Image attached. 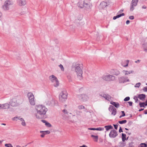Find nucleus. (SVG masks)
<instances>
[{"mask_svg": "<svg viewBox=\"0 0 147 147\" xmlns=\"http://www.w3.org/2000/svg\"><path fill=\"white\" fill-rule=\"evenodd\" d=\"M144 110V109H140L139 110V111H141Z\"/></svg>", "mask_w": 147, "mask_h": 147, "instance_id": "774afa93", "label": "nucleus"}, {"mask_svg": "<svg viewBox=\"0 0 147 147\" xmlns=\"http://www.w3.org/2000/svg\"><path fill=\"white\" fill-rule=\"evenodd\" d=\"M79 147H88L85 145H83L82 146H80Z\"/></svg>", "mask_w": 147, "mask_h": 147, "instance_id": "0e129e2a", "label": "nucleus"}, {"mask_svg": "<svg viewBox=\"0 0 147 147\" xmlns=\"http://www.w3.org/2000/svg\"><path fill=\"white\" fill-rule=\"evenodd\" d=\"M41 121L42 122H43L44 123H45V124L47 122V121L46 120H41Z\"/></svg>", "mask_w": 147, "mask_h": 147, "instance_id": "680f3d73", "label": "nucleus"}, {"mask_svg": "<svg viewBox=\"0 0 147 147\" xmlns=\"http://www.w3.org/2000/svg\"><path fill=\"white\" fill-rule=\"evenodd\" d=\"M50 80L53 83V85L55 87H57L59 86V83L57 78L54 75H52L49 77Z\"/></svg>", "mask_w": 147, "mask_h": 147, "instance_id": "423d86ee", "label": "nucleus"}, {"mask_svg": "<svg viewBox=\"0 0 147 147\" xmlns=\"http://www.w3.org/2000/svg\"><path fill=\"white\" fill-rule=\"evenodd\" d=\"M21 124L23 126H25L26 125V123L25 122L24 120L23 121H22Z\"/></svg>", "mask_w": 147, "mask_h": 147, "instance_id": "a18cd8bd", "label": "nucleus"}, {"mask_svg": "<svg viewBox=\"0 0 147 147\" xmlns=\"http://www.w3.org/2000/svg\"><path fill=\"white\" fill-rule=\"evenodd\" d=\"M109 110L110 112L111 113V114L114 116L116 114V109L112 105L110 106Z\"/></svg>", "mask_w": 147, "mask_h": 147, "instance_id": "9b49d317", "label": "nucleus"}, {"mask_svg": "<svg viewBox=\"0 0 147 147\" xmlns=\"http://www.w3.org/2000/svg\"><path fill=\"white\" fill-rule=\"evenodd\" d=\"M37 111V113L39 114L41 117H39L37 115H36V118L40 119L44 116L48 111V109L46 107L42 105H36L35 107Z\"/></svg>", "mask_w": 147, "mask_h": 147, "instance_id": "f257e3e1", "label": "nucleus"}, {"mask_svg": "<svg viewBox=\"0 0 147 147\" xmlns=\"http://www.w3.org/2000/svg\"><path fill=\"white\" fill-rule=\"evenodd\" d=\"M143 90L144 92H147V86L144 87L143 88Z\"/></svg>", "mask_w": 147, "mask_h": 147, "instance_id": "8fccbe9b", "label": "nucleus"}, {"mask_svg": "<svg viewBox=\"0 0 147 147\" xmlns=\"http://www.w3.org/2000/svg\"><path fill=\"white\" fill-rule=\"evenodd\" d=\"M130 99V97L129 96H127L125 97L124 100L125 101H127L129 100Z\"/></svg>", "mask_w": 147, "mask_h": 147, "instance_id": "ea45409f", "label": "nucleus"}, {"mask_svg": "<svg viewBox=\"0 0 147 147\" xmlns=\"http://www.w3.org/2000/svg\"><path fill=\"white\" fill-rule=\"evenodd\" d=\"M78 108L79 110H81L83 109H85V107L82 105H79L78 106Z\"/></svg>", "mask_w": 147, "mask_h": 147, "instance_id": "72a5a7b5", "label": "nucleus"}, {"mask_svg": "<svg viewBox=\"0 0 147 147\" xmlns=\"http://www.w3.org/2000/svg\"><path fill=\"white\" fill-rule=\"evenodd\" d=\"M77 97L80 100L83 101H86L88 98L87 96L85 94L78 95Z\"/></svg>", "mask_w": 147, "mask_h": 147, "instance_id": "1a4fd4ad", "label": "nucleus"}, {"mask_svg": "<svg viewBox=\"0 0 147 147\" xmlns=\"http://www.w3.org/2000/svg\"><path fill=\"white\" fill-rule=\"evenodd\" d=\"M96 128H88V129L90 130H96Z\"/></svg>", "mask_w": 147, "mask_h": 147, "instance_id": "5fc2aeb1", "label": "nucleus"}, {"mask_svg": "<svg viewBox=\"0 0 147 147\" xmlns=\"http://www.w3.org/2000/svg\"><path fill=\"white\" fill-rule=\"evenodd\" d=\"M16 119H18L20 120L21 121H22L24 120V119L20 117H18V116H16L12 119L13 120H16L17 121V120Z\"/></svg>", "mask_w": 147, "mask_h": 147, "instance_id": "5701e85b", "label": "nucleus"}, {"mask_svg": "<svg viewBox=\"0 0 147 147\" xmlns=\"http://www.w3.org/2000/svg\"><path fill=\"white\" fill-rule=\"evenodd\" d=\"M54 100L51 98L50 99L49 101H47L46 102V104L47 105H52L54 103Z\"/></svg>", "mask_w": 147, "mask_h": 147, "instance_id": "f3484780", "label": "nucleus"}, {"mask_svg": "<svg viewBox=\"0 0 147 147\" xmlns=\"http://www.w3.org/2000/svg\"><path fill=\"white\" fill-rule=\"evenodd\" d=\"M134 71L133 70L127 71L126 70H123L122 71V73L125 75H128L131 74H133Z\"/></svg>", "mask_w": 147, "mask_h": 147, "instance_id": "dca6fc26", "label": "nucleus"}, {"mask_svg": "<svg viewBox=\"0 0 147 147\" xmlns=\"http://www.w3.org/2000/svg\"><path fill=\"white\" fill-rule=\"evenodd\" d=\"M3 16L2 13V12L0 11V18H2Z\"/></svg>", "mask_w": 147, "mask_h": 147, "instance_id": "e2e57ef3", "label": "nucleus"}, {"mask_svg": "<svg viewBox=\"0 0 147 147\" xmlns=\"http://www.w3.org/2000/svg\"><path fill=\"white\" fill-rule=\"evenodd\" d=\"M9 104L7 103H5L1 105V109H8L9 108Z\"/></svg>", "mask_w": 147, "mask_h": 147, "instance_id": "2eb2a0df", "label": "nucleus"}, {"mask_svg": "<svg viewBox=\"0 0 147 147\" xmlns=\"http://www.w3.org/2000/svg\"><path fill=\"white\" fill-rule=\"evenodd\" d=\"M139 105L140 107H145V106H147V100H146L145 102H140L139 103Z\"/></svg>", "mask_w": 147, "mask_h": 147, "instance_id": "aec40b11", "label": "nucleus"}, {"mask_svg": "<svg viewBox=\"0 0 147 147\" xmlns=\"http://www.w3.org/2000/svg\"><path fill=\"white\" fill-rule=\"evenodd\" d=\"M129 18L131 20H133L134 19V16H131L129 17Z\"/></svg>", "mask_w": 147, "mask_h": 147, "instance_id": "603ef678", "label": "nucleus"}, {"mask_svg": "<svg viewBox=\"0 0 147 147\" xmlns=\"http://www.w3.org/2000/svg\"><path fill=\"white\" fill-rule=\"evenodd\" d=\"M72 70L75 71L78 78L80 79H82V71L80 64H73L72 67Z\"/></svg>", "mask_w": 147, "mask_h": 147, "instance_id": "f03ea898", "label": "nucleus"}, {"mask_svg": "<svg viewBox=\"0 0 147 147\" xmlns=\"http://www.w3.org/2000/svg\"><path fill=\"white\" fill-rule=\"evenodd\" d=\"M29 101L30 105H34L35 104V101L34 100V96L33 94L31 92H28L27 94Z\"/></svg>", "mask_w": 147, "mask_h": 147, "instance_id": "0eeeda50", "label": "nucleus"}, {"mask_svg": "<svg viewBox=\"0 0 147 147\" xmlns=\"http://www.w3.org/2000/svg\"><path fill=\"white\" fill-rule=\"evenodd\" d=\"M118 135L117 132L115 130H111L109 134V136L111 138H115Z\"/></svg>", "mask_w": 147, "mask_h": 147, "instance_id": "f8f14e48", "label": "nucleus"}, {"mask_svg": "<svg viewBox=\"0 0 147 147\" xmlns=\"http://www.w3.org/2000/svg\"><path fill=\"white\" fill-rule=\"evenodd\" d=\"M119 133H121V132H123V130L121 128V127H120V128L119 130Z\"/></svg>", "mask_w": 147, "mask_h": 147, "instance_id": "6e6d98bb", "label": "nucleus"}, {"mask_svg": "<svg viewBox=\"0 0 147 147\" xmlns=\"http://www.w3.org/2000/svg\"><path fill=\"white\" fill-rule=\"evenodd\" d=\"M110 104L117 108H118L119 107V105L118 102L111 101V102Z\"/></svg>", "mask_w": 147, "mask_h": 147, "instance_id": "6ab92c4d", "label": "nucleus"}, {"mask_svg": "<svg viewBox=\"0 0 147 147\" xmlns=\"http://www.w3.org/2000/svg\"><path fill=\"white\" fill-rule=\"evenodd\" d=\"M113 126H114L115 129H117L118 126V125H117V124H116V125L113 124Z\"/></svg>", "mask_w": 147, "mask_h": 147, "instance_id": "3c124183", "label": "nucleus"}, {"mask_svg": "<svg viewBox=\"0 0 147 147\" xmlns=\"http://www.w3.org/2000/svg\"><path fill=\"white\" fill-rule=\"evenodd\" d=\"M5 145L6 147H13V146L11 144H5Z\"/></svg>", "mask_w": 147, "mask_h": 147, "instance_id": "c9c22d12", "label": "nucleus"}, {"mask_svg": "<svg viewBox=\"0 0 147 147\" xmlns=\"http://www.w3.org/2000/svg\"><path fill=\"white\" fill-rule=\"evenodd\" d=\"M105 127L107 131H108L110 129H112L113 128V127L111 125L105 126Z\"/></svg>", "mask_w": 147, "mask_h": 147, "instance_id": "bb28decb", "label": "nucleus"}, {"mask_svg": "<svg viewBox=\"0 0 147 147\" xmlns=\"http://www.w3.org/2000/svg\"><path fill=\"white\" fill-rule=\"evenodd\" d=\"M127 122V121L125 120L121 121H119L118 122L120 124H123L126 123Z\"/></svg>", "mask_w": 147, "mask_h": 147, "instance_id": "473e14b6", "label": "nucleus"}, {"mask_svg": "<svg viewBox=\"0 0 147 147\" xmlns=\"http://www.w3.org/2000/svg\"><path fill=\"white\" fill-rule=\"evenodd\" d=\"M19 5H24L26 3V0H19L18 1Z\"/></svg>", "mask_w": 147, "mask_h": 147, "instance_id": "412c9836", "label": "nucleus"}, {"mask_svg": "<svg viewBox=\"0 0 147 147\" xmlns=\"http://www.w3.org/2000/svg\"><path fill=\"white\" fill-rule=\"evenodd\" d=\"M121 112L122 114V116H123L124 117V116H125V113L124 111H121Z\"/></svg>", "mask_w": 147, "mask_h": 147, "instance_id": "4d7b16f0", "label": "nucleus"}, {"mask_svg": "<svg viewBox=\"0 0 147 147\" xmlns=\"http://www.w3.org/2000/svg\"><path fill=\"white\" fill-rule=\"evenodd\" d=\"M130 23V21L129 20H127L126 22V24H128Z\"/></svg>", "mask_w": 147, "mask_h": 147, "instance_id": "052dcab7", "label": "nucleus"}, {"mask_svg": "<svg viewBox=\"0 0 147 147\" xmlns=\"http://www.w3.org/2000/svg\"><path fill=\"white\" fill-rule=\"evenodd\" d=\"M91 5L90 3H88L86 2L85 1H84L83 3V7H80V8H85L86 10H88L91 9Z\"/></svg>", "mask_w": 147, "mask_h": 147, "instance_id": "ddd939ff", "label": "nucleus"}, {"mask_svg": "<svg viewBox=\"0 0 147 147\" xmlns=\"http://www.w3.org/2000/svg\"><path fill=\"white\" fill-rule=\"evenodd\" d=\"M59 67L60 68L61 70L62 71H64V67L62 65L60 64L59 65Z\"/></svg>", "mask_w": 147, "mask_h": 147, "instance_id": "f704fd0d", "label": "nucleus"}, {"mask_svg": "<svg viewBox=\"0 0 147 147\" xmlns=\"http://www.w3.org/2000/svg\"><path fill=\"white\" fill-rule=\"evenodd\" d=\"M142 147H146L147 145L145 143H142L140 144Z\"/></svg>", "mask_w": 147, "mask_h": 147, "instance_id": "37998d69", "label": "nucleus"}, {"mask_svg": "<svg viewBox=\"0 0 147 147\" xmlns=\"http://www.w3.org/2000/svg\"><path fill=\"white\" fill-rule=\"evenodd\" d=\"M100 5L102 6V8H105L107 5V3L105 1H102L100 3Z\"/></svg>", "mask_w": 147, "mask_h": 147, "instance_id": "393cba45", "label": "nucleus"}, {"mask_svg": "<svg viewBox=\"0 0 147 147\" xmlns=\"http://www.w3.org/2000/svg\"><path fill=\"white\" fill-rule=\"evenodd\" d=\"M143 47L144 48V51L146 52H147V42L146 43L143 44Z\"/></svg>", "mask_w": 147, "mask_h": 147, "instance_id": "c85d7f7f", "label": "nucleus"}, {"mask_svg": "<svg viewBox=\"0 0 147 147\" xmlns=\"http://www.w3.org/2000/svg\"><path fill=\"white\" fill-rule=\"evenodd\" d=\"M138 0H132L131 4L134 5V7L136 6L137 4Z\"/></svg>", "mask_w": 147, "mask_h": 147, "instance_id": "a878e982", "label": "nucleus"}, {"mask_svg": "<svg viewBox=\"0 0 147 147\" xmlns=\"http://www.w3.org/2000/svg\"><path fill=\"white\" fill-rule=\"evenodd\" d=\"M128 147H134L132 143H130L129 144Z\"/></svg>", "mask_w": 147, "mask_h": 147, "instance_id": "49530a36", "label": "nucleus"}, {"mask_svg": "<svg viewBox=\"0 0 147 147\" xmlns=\"http://www.w3.org/2000/svg\"><path fill=\"white\" fill-rule=\"evenodd\" d=\"M91 137L93 138L95 141L96 142H97L98 138V136H94L93 135H92Z\"/></svg>", "mask_w": 147, "mask_h": 147, "instance_id": "cd10ccee", "label": "nucleus"}, {"mask_svg": "<svg viewBox=\"0 0 147 147\" xmlns=\"http://www.w3.org/2000/svg\"><path fill=\"white\" fill-rule=\"evenodd\" d=\"M144 114H147V110H145L144 111Z\"/></svg>", "mask_w": 147, "mask_h": 147, "instance_id": "69168bd1", "label": "nucleus"}, {"mask_svg": "<svg viewBox=\"0 0 147 147\" xmlns=\"http://www.w3.org/2000/svg\"><path fill=\"white\" fill-rule=\"evenodd\" d=\"M126 135L125 134L122 133V140L123 142H124L126 140Z\"/></svg>", "mask_w": 147, "mask_h": 147, "instance_id": "c756f323", "label": "nucleus"}, {"mask_svg": "<svg viewBox=\"0 0 147 147\" xmlns=\"http://www.w3.org/2000/svg\"><path fill=\"white\" fill-rule=\"evenodd\" d=\"M140 60H138L137 61H135V63H140Z\"/></svg>", "mask_w": 147, "mask_h": 147, "instance_id": "13d9d810", "label": "nucleus"}, {"mask_svg": "<svg viewBox=\"0 0 147 147\" xmlns=\"http://www.w3.org/2000/svg\"><path fill=\"white\" fill-rule=\"evenodd\" d=\"M142 8L143 9H146V7L145 5H143L142 7Z\"/></svg>", "mask_w": 147, "mask_h": 147, "instance_id": "bf43d9fd", "label": "nucleus"}, {"mask_svg": "<svg viewBox=\"0 0 147 147\" xmlns=\"http://www.w3.org/2000/svg\"><path fill=\"white\" fill-rule=\"evenodd\" d=\"M123 9H121L119 11L118 13H121L122 12H123Z\"/></svg>", "mask_w": 147, "mask_h": 147, "instance_id": "338daca9", "label": "nucleus"}, {"mask_svg": "<svg viewBox=\"0 0 147 147\" xmlns=\"http://www.w3.org/2000/svg\"><path fill=\"white\" fill-rule=\"evenodd\" d=\"M68 94L67 92L64 90L62 91L59 94V99L60 101L61 102L65 101L67 98Z\"/></svg>", "mask_w": 147, "mask_h": 147, "instance_id": "20e7f679", "label": "nucleus"}, {"mask_svg": "<svg viewBox=\"0 0 147 147\" xmlns=\"http://www.w3.org/2000/svg\"><path fill=\"white\" fill-rule=\"evenodd\" d=\"M127 78L122 76L119 78V83H124L126 82H129V80L127 79Z\"/></svg>", "mask_w": 147, "mask_h": 147, "instance_id": "4468645a", "label": "nucleus"}, {"mask_svg": "<svg viewBox=\"0 0 147 147\" xmlns=\"http://www.w3.org/2000/svg\"><path fill=\"white\" fill-rule=\"evenodd\" d=\"M45 124L47 126H48L49 127H50L51 126V125L50 123H48L47 122Z\"/></svg>", "mask_w": 147, "mask_h": 147, "instance_id": "a19ab883", "label": "nucleus"}, {"mask_svg": "<svg viewBox=\"0 0 147 147\" xmlns=\"http://www.w3.org/2000/svg\"><path fill=\"white\" fill-rule=\"evenodd\" d=\"M134 99L136 102H137V101L138 100V99L137 97L136 96H134Z\"/></svg>", "mask_w": 147, "mask_h": 147, "instance_id": "c03bdc74", "label": "nucleus"}, {"mask_svg": "<svg viewBox=\"0 0 147 147\" xmlns=\"http://www.w3.org/2000/svg\"><path fill=\"white\" fill-rule=\"evenodd\" d=\"M45 132V134H50V131H49L47 130V131H44Z\"/></svg>", "mask_w": 147, "mask_h": 147, "instance_id": "de8ad7c7", "label": "nucleus"}, {"mask_svg": "<svg viewBox=\"0 0 147 147\" xmlns=\"http://www.w3.org/2000/svg\"><path fill=\"white\" fill-rule=\"evenodd\" d=\"M141 84L140 83V82L136 84L135 86V87L139 88L140 87V86Z\"/></svg>", "mask_w": 147, "mask_h": 147, "instance_id": "58836bf2", "label": "nucleus"}, {"mask_svg": "<svg viewBox=\"0 0 147 147\" xmlns=\"http://www.w3.org/2000/svg\"><path fill=\"white\" fill-rule=\"evenodd\" d=\"M138 98L141 100H143L146 98V95L144 94L138 95Z\"/></svg>", "mask_w": 147, "mask_h": 147, "instance_id": "a211bd4d", "label": "nucleus"}, {"mask_svg": "<svg viewBox=\"0 0 147 147\" xmlns=\"http://www.w3.org/2000/svg\"><path fill=\"white\" fill-rule=\"evenodd\" d=\"M63 112L65 114H67L68 113V111L65 109L63 110Z\"/></svg>", "mask_w": 147, "mask_h": 147, "instance_id": "09e8293b", "label": "nucleus"}, {"mask_svg": "<svg viewBox=\"0 0 147 147\" xmlns=\"http://www.w3.org/2000/svg\"><path fill=\"white\" fill-rule=\"evenodd\" d=\"M13 4V3L11 1L6 0L4 3V5L2 6V8L5 11L8 10L9 9L10 6Z\"/></svg>", "mask_w": 147, "mask_h": 147, "instance_id": "39448f33", "label": "nucleus"}, {"mask_svg": "<svg viewBox=\"0 0 147 147\" xmlns=\"http://www.w3.org/2000/svg\"><path fill=\"white\" fill-rule=\"evenodd\" d=\"M125 15L124 13H122L121 14L118 15L116 16H115L113 17V19L114 20H116V19L122 16H123Z\"/></svg>", "mask_w": 147, "mask_h": 147, "instance_id": "4be33fe9", "label": "nucleus"}, {"mask_svg": "<svg viewBox=\"0 0 147 147\" xmlns=\"http://www.w3.org/2000/svg\"><path fill=\"white\" fill-rule=\"evenodd\" d=\"M22 102V99L20 96H16L12 98L9 102V104L12 107L19 105Z\"/></svg>", "mask_w": 147, "mask_h": 147, "instance_id": "7ed1b4c3", "label": "nucleus"}, {"mask_svg": "<svg viewBox=\"0 0 147 147\" xmlns=\"http://www.w3.org/2000/svg\"><path fill=\"white\" fill-rule=\"evenodd\" d=\"M104 129V128L101 127L97 128L96 129V130L98 131H101Z\"/></svg>", "mask_w": 147, "mask_h": 147, "instance_id": "79ce46f5", "label": "nucleus"}, {"mask_svg": "<svg viewBox=\"0 0 147 147\" xmlns=\"http://www.w3.org/2000/svg\"><path fill=\"white\" fill-rule=\"evenodd\" d=\"M125 143L124 142H121L120 143V146L121 147H123L125 146Z\"/></svg>", "mask_w": 147, "mask_h": 147, "instance_id": "7c9ffc66", "label": "nucleus"}, {"mask_svg": "<svg viewBox=\"0 0 147 147\" xmlns=\"http://www.w3.org/2000/svg\"><path fill=\"white\" fill-rule=\"evenodd\" d=\"M134 5H132L131 4V6L130 7V11H133L134 9Z\"/></svg>", "mask_w": 147, "mask_h": 147, "instance_id": "e433bc0d", "label": "nucleus"}, {"mask_svg": "<svg viewBox=\"0 0 147 147\" xmlns=\"http://www.w3.org/2000/svg\"><path fill=\"white\" fill-rule=\"evenodd\" d=\"M40 133L42 134L40 135L41 137L42 138L44 137L46 135L44 131H40Z\"/></svg>", "mask_w": 147, "mask_h": 147, "instance_id": "2f4dec72", "label": "nucleus"}, {"mask_svg": "<svg viewBox=\"0 0 147 147\" xmlns=\"http://www.w3.org/2000/svg\"><path fill=\"white\" fill-rule=\"evenodd\" d=\"M100 96L104 98L106 100L110 101L111 100V96L108 94H106L104 93H101L99 94Z\"/></svg>", "mask_w": 147, "mask_h": 147, "instance_id": "9d476101", "label": "nucleus"}, {"mask_svg": "<svg viewBox=\"0 0 147 147\" xmlns=\"http://www.w3.org/2000/svg\"><path fill=\"white\" fill-rule=\"evenodd\" d=\"M102 78L104 80L107 81H113L115 79V77L111 75H104L102 76Z\"/></svg>", "mask_w": 147, "mask_h": 147, "instance_id": "6e6552de", "label": "nucleus"}, {"mask_svg": "<svg viewBox=\"0 0 147 147\" xmlns=\"http://www.w3.org/2000/svg\"><path fill=\"white\" fill-rule=\"evenodd\" d=\"M113 73L114 75L117 76L120 74V71L117 69H115L113 70Z\"/></svg>", "mask_w": 147, "mask_h": 147, "instance_id": "b1692460", "label": "nucleus"}, {"mask_svg": "<svg viewBox=\"0 0 147 147\" xmlns=\"http://www.w3.org/2000/svg\"><path fill=\"white\" fill-rule=\"evenodd\" d=\"M128 103L129 104L130 106H131L132 105L133 102L131 101H129L128 102Z\"/></svg>", "mask_w": 147, "mask_h": 147, "instance_id": "864d4df0", "label": "nucleus"}, {"mask_svg": "<svg viewBox=\"0 0 147 147\" xmlns=\"http://www.w3.org/2000/svg\"><path fill=\"white\" fill-rule=\"evenodd\" d=\"M126 64L125 65H123V63H122V64L124 67H127L128 65V63H129V60H127L126 61Z\"/></svg>", "mask_w": 147, "mask_h": 147, "instance_id": "4c0bfd02", "label": "nucleus"}]
</instances>
